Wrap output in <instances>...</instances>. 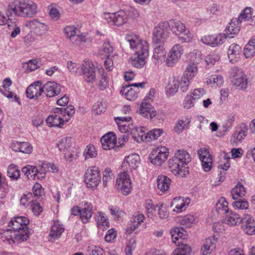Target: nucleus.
I'll return each mask as SVG.
<instances>
[{"mask_svg":"<svg viewBox=\"0 0 255 255\" xmlns=\"http://www.w3.org/2000/svg\"><path fill=\"white\" fill-rule=\"evenodd\" d=\"M125 39L134 52L131 58L132 65L137 68H142L145 64V59L149 55L148 42L134 34H127Z\"/></svg>","mask_w":255,"mask_h":255,"instance_id":"obj_1","label":"nucleus"},{"mask_svg":"<svg viewBox=\"0 0 255 255\" xmlns=\"http://www.w3.org/2000/svg\"><path fill=\"white\" fill-rule=\"evenodd\" d=\"M191 161V155L187 150L178 149L168 160V167L174 175L183 177L188 172L187 165Z\"/></svg>","mask_w":255,"mask_h":255,"instance_id":"obj_2","label":"nucleus"},{"mask_svg":"<svg viewBox=\"0 0 255 255\" xmlns=\"http://www.w3.org/2000/svg\"><path fill=\"white\" fill-rule=\"evenodd\" d=\"M168 23L169 29L177 36L179 41L182 43H188L192 41L193 35L181 21L171 19Z\"/></svg>","mask_w":255,"mask_h":255,"instance_id":"obj_3","label":"nucleus"},{"mask_svg":"<svg viewBox=\"0 0 255 255\" xmlns=\"http://www.w3.org/2000/svg\"><path fill=\"white\" fill-rule=\"evenodd\" d=\"M29 220L25 217H16L11 220L9 226L16 233V239L26 241L29 238V232L27 225Z\"/></svg>","mask_w":255,"mask_h":255,"instance_id":"obj_4","label":"nucleus"},{"mask_svg":"<svg viewBox=\"0 0 255 255\" xmlns=\"http://www.w3.org/2000/svg\"><path fill=\"white\" fill-rule=\"evenodd\" d=\"M11 9L16 14L24 17L31 18L37 13L38 6L32 1L21 0Z\"/></svg>","mask_w":255,"mask_h":255,"instance_id":"obj_5","label":"nucleus"},{"mask_svg":"<svg viewBox=\"0 0 255 255\" xmlns=\"http://www.w3.org/2000/svg\"><path fill=\"white\" fill-rule=\"evenodd\" d=\"M84 181L87 188L96 189L101 182L99 168L95 166L89 167L84 174Z\"/></svg>","mask_w":255,"mask_h":255,"instance_id":"obj_6","label":"nucleus"},{"mask_svg":"<svg viewBox=\"0 0 255 255\" xmlns=\"http://www.w3.org/2000/svg\"><path fill=\"white\" fill-rule=\"evenodd\" d=\"M169 26L167 22H160L153 31L152 40L156 44H163L169 37Z\"/></svg>","mask_w":255,"mask_h":255,"instance_id":"obj_7","label":"nucleus"},{"mask_svg":"<svg viewBox=\"0 0 255 255\" xmlns=\"http://www.w3.org/2000/svg\"><path fill=\"white\" fill-rule=\"evenodd\" d=\"M102 17L111 25L120 26L128 21L127 14L123 10L114 13L104 12Z\"/></svg>","mask_w":255,"mask_h":255,"instance_id":"obj_8","label":"nucleus"},{"mask_svg":"<svg viewBox=\"0 0 255 255\" xmlns=\"http://www.w3.org/2000/svg\"><path fill=\"white\" fill-rule=\"evenodd\" d=\"M116 187L124 195L127 196L130 193L132 189L131 182L126 172H123L118 174Z\"/></svg>","mask_w":255,"mask_h":255,"instance_id":"obj_9","label":"nucleus"},{"mask_svg":"<svg viewBox=\"0 0 255 255\" xmlns=\"http://www.w3.org/2000/svg\"><path fill=\"white\" fill-rule=\"evenodd\" d=\"M169 156V150L165 146H158L153 149L149 155L150 162L154 165L161 166Z\"/></svg>","mask_w":255,"mask_h":255,"instance_id":"obj_10","label":"nucleus"},{"mask_svg":"<svg viewBox=\"0 0 255 255\" xmlns=\"http://www.w3.org/2000/svg\"><path fill=\"white\" fill-rule=\"evenodd\" d=\"M231 74L233 76V84L239 89H245L248 84V78L245 72L238 67H234L231 70Z\"/></svg>","mask_w":255,"mask_h":255,"instance_id":"obj_11","label":"nucleus"},{"mask_svg":"<svg viewBox=\"0 0 255 255\" xmlns=\"http://www.w3.org/2000/svg\"><path fill=\"white\" fill-rule=\"evenodd\" d=\"M184 53L183 46L180 44H175L169 51L165 60L166 64L168 67L173 66L181 58Z\"/></svg>","mask_w":255,"mask_h":255,"instance_id":"obj_12","label":"nucleus"},{"mask_svg":"<svg viewBox=\"0 0 255 255\" xmlns=\"http://www.w3.org/2000/svg\"><path fill=\"white\" fill-rule=\"evenodd\" d=\"M248 127L245 123H242L236 128L233 133L230 141L233 145H237L241 143L248 134Z\"/></svg>","mask_w":255,"mask_h":255,"instance_id":"obj_13","label":"nucleus"},{"mask_svg":"<svg viewBox=\"0 0 255 255\" xmlns=\"http://www.w3.org/2000/svg\"><path fill=\"white\" fill-rule=\"evenodd\" d=\"M144 83H134L122 87L121 93L128 100H133L138 96V87L143 88Z\"/></svg>","mask_w":255,"mask_h":255,"instance_id":"obj_14","label":"nucleus"},{"mask_svg":"<svg viewBox=\"0 0 255 255\" xmlns=\"http://www.w3.org/2000/svg\"><path fill=\"white\" fill-rule=\"evenodd\" d=\"M82 74L85 80L89 83H93L96 78V68L92 62L88 60H84L81 64Z\"/></svg>","mask_w":255,"mask_h":255,"instance_id":"obj_15","label":"nucleus"},{"mask_svg":"<svg viewBox=\"0 0 255 255\" xmlns=\"http://www.w3.org/2000/svg\"><path fill=\"white\" fill-rule=\"evenodd\" d=\"M140 164L139 156L136 153L131 154L126 156L122 163V168L127 171L136 169Z\"/></svg>","mask_w":255,"mask_h":255,"instance_id":"obj_16","label":"nucleus"},{"mask_svg":"<svg viewBox=\"0 0 255 255\" xmlns=\"http://www.w3.org/2000/svg\"><path fill=\"white\" fill-rule=\"evenodd\" d=\"M197 153L203 170L206 172L210 171L212 167L213 160L209 150L206 147H202L198 150Z\"/></svg>","mask_w":255,"mask_h":255,"instance_id":"obj_17","label":"nucleus"},{"mask_svg":"<svg viewBox=\"0 0 255 255\" xmlns=\"http://www.w3.org/2000/svg\"><path fill=\"white\" fill-rule=\"evenodd\" d=\"M242 228L248 235L255 234V221L249 214H245L241 219Z\"/></svg>","mask_w":255,"mask_h":255,"instance_id":"obj_18","label":"nucleus"},{"mask_svg":"<svg viewBox=\"0 0 255 255\" xmlns=\"http://www.w3.org/2000/svg\"><path fill=\"white\" fill-rule=\"evenodd\" d=\"M191 202V200L188 197H183L181 196L174 198L172 202V206L174 207L173 211L177 213H181L188 208Z\"/></svg>","mask_w":255,"mask_h":255,"instance_id":"obj_19","label":"nucleus"},{"mask_svg":"<svg viewBox=\"0 0 255 255\" xmlns=\"http://www.w3.org/2000/svg\"><path fill=\"white\" fill-rule=\"evenodd\" d=\"M115 121L121 132L130 133L131 130L134 128L131 122V118L129 117H116L115 118Z\"/></svg>","mask_w":255,"mask_h":255,"instance_id":"obj_20","label":"nucleus"},{"mask_svg":"<svg viewBox=\"0 0 255 255\" xmlns=\"http://www.w3.org/2000/svg\"><path fill=\"white\" fill-rule=\"evenodd\" d=\"M10 148L14 152L30 154L33 151L32 145L28 142L13 141L10 143Z\"/></svg>","mask_w":255,"mask_h":255,"instance_id":"obj_21","label":"nucleus"},{"mask_svg":"<svg viewBox=\"0 0 255 255\" xmlns=\"http://www.w3.org/2000/svg\"><path fill=\"white\" fill-rule=\"evenodd\" d=\"M25 26L30 29L37 35H42L47 30V25L36 19L26 22Z\"/></svg>","mask_w":255,"mask_h":255,"instance_id":"obj_22","label":"nucleus"},{"mask_svg":"<svg viewBox=\"0 0 255 255\" xmlns=\"http://www.w3.org/2000/svg\"><path fill=\"white\" fill-rule=\"evenodd\" d=\"M43 93L47 97H53L59 94L61 91V86L53 81H48L42 86Z\"/></svg>","mask_w":255,"mask_h":255,"instance_id":"obj_23","label":"nucleus"},{"mask_svg":"<svg viewBox=\"0 0 255 255\" xmlns=\"http://www.w3.org/2000/svg\"><path fill=\"white\" fill-rule=\"evenodd\" d=\"M166 51L163 45H159L154 47L152 56V61L155 65H161L165 61Z\"/></svg>","mask_w":255,"mask_h":255,"instance_id":"obj_24","label":"nucleus"},{"mask_svg":"<svg viewBox=\"0 0 255 255\" xmlns=\"http://www.w3.org/2000/svg\"><path fill=\"white\" fill-rule=\"evenodd\" d=\"M241 47L239 44L235 43L231 44L227 52L229 61L232 63L238 62L241 57Z\"/></svg>","mask_w":255,"mask_h":255,"instance_id":"obj_25","label":"nucleus"},{"mask_svg":"<svg viewBox=\"0 0 255 255\" xmlns=\"http://www.w3.org/2000/svg\"><path fill=\"white\" fill-rule=\"evenodd\" d=\"M42 93V85L39 81L31 84L26 91L27 97L29 99H37Z\"/></svg>","mask_w":255,"mask_h":255,"instance_id":"obj_26","label":"nucleus"},{"mask_svg":"<svg viewBox=\"0 0 255 255\" xmlns=\"http://www.w3.org/2000/svg\"><path fill=\"white\" fill-rule=\"evenodd\" d=\"M101 142L103 149L105 150L113 149L117 143L116 136L113 132H110L101 138Z\"/></svg>","mask_w":255,"mask_h":255,"instance_id":"obj_27","label":"nucleus"},{"mask_svg":"<svg viewBox=\"0 0 255 255\" xmlns=\"http://www.w3.org/2000/svg\"><path fill=\"white\" fill-rule=\"evenodd\" d=\"M64 231L63 226L59 221H55L51 226L50 233L48 235L49 240L52 242L60 237Z\"/></svg>","mask_w":255,"mask_h":255,"instance_id":"obj_28","label":"nucleus"},{"mask_svg":"<svg viewBox=\"0 0 255 255\" xmlns=\"http://www.w3.org/2000/svg\"><path fill=\"white\" fill-rule=\"evenodd\" d=\"M217 244V240L215 236L206 239L201 249V255H212L215 250Z\"/></svg>","mask_w":255,"mask_h":255,"instance_id":"obj_29","label":"nucleus"},{"mask_svg":"<svg viewBox=\"0 0 255 255\" xmlns=\"http://www.w3.org/2000/svg\"><path fill=\"white\" fill-rule=\"evenodd\" d=\"M93 214V206L91 203L85 202L81 209L80 219L82 223H88Z\"/></svg>","mask_w":255,"mask_h":255,"instance_id":"obj_30","label":"nucleus"},{"mask_svg":"<svg viewBox=\"0 0 255 255\" xmlns=\"http://www.w3.org/2000/svg\"><path fill=\"white\" fill-rule=\"evenodd\" d=\"M138 113L147 119H152L156 116V112L154 108L150 104L146 102H142L141 104Z\"/></svg>","mask_w":255,"mask_h":255,"instance_id":"obj_31","label":"nucleus"},{"mask_svg":"<svg viewBox=\"0 0 255 255\" xmlns=\"http://www.w3.org/2000/svg\"><path fill=\"white\" fill-rule=\"evenodd\" d=\"M179 80L178 77H171L169 79L165 87L166 94L168 96H172L175 94L179 88Z\"/></svg>","mask_w":255,"mask_h":255,"instance_id":"obj_32","label":"nucleus"},{"mask_svg":"<svg viewBox=\"0 0 255 255\" xmlns=\"http://www.w3.org/2000/svg\"><path fill=\"white\" fill-rule=\"evenodd\" d=\"M0 238L4 242H7L9 244L17 243H19L22 240L16 239V233L11 229H8L3 231L0 235Z\"/></svg>","mask_w":255,"mask_h":255,"instance_id":"obj_33","label":"nucleus"},{"mask_svg":"<svg viewBox=\"0 0 255 255\" xmlns=\"http://www.w3.org/2000/svg\"><path fill=\"white\" fill-rule=\"evenodd\" d=\"M130 135L132 138L137 142L147 141V133H145L143 130L142 128L141 127H134V128L131 130Z\"/></svg>","mask_w":255,"mask_h":255,"instance_id":"obj_34","label":"nucleus"},{"mask_svg":"<svg viewBox=\"0 0 255 255\" xmlns=\"http://www.w3.org/2000/svg\"><path fill=\"white\" fill-rule=\"evenodd\" d=\"M241 219L238 214L230 211L226 213L224 223L230 226H234L241 223Z\"/></svg>","mask_w":255,"mask_h":255,"instance_id":"obj_35","label":"nucleus"},{"mask_svg":"<svg viewBox=\"0 0 255 255\" xmlns=\"http://www.w3.org/2000/svg\"><path fill=\"white\" fill-rule=\"evenodd\" d=\"M190 122L191 118L190 117H182L179 118L174 127V130L178 133L182 132L188 128Z\"/></svg>","mask_w":255,"mask_h":255,"instance_id":"obj_36","label":"nucleus"},{"mask_svg":"<svg viewBox=\"0 0 255 255\" xmlns=\"http://www.w3.org/2000/svg\"><path fill=\"white\" fill-rule=\"evenodd\" d=\"M158 189L162 192L167 191L171 184V180L168 177L160 175L156 179Z\"/></svg>","mask_w":255,"mask_h":255,"instance_id":"obj_37","label":"nucleus"},{"mask_svg":"<svg viewBox=\"0 0 255 255\" xmlns=\"http://www.w3.org/2000/svg\"><path fill=\"white\" fill-rule=\"evenodd\" d=\"M144 219V215L141 213H137L133 215L132 219V225L127 229L128 234H131L143 222Z\"/></svg>","mask_w":255,"mask_h":255,"instance_id":"obj_38","label":"nucleus"},{"mask_svg":"<svg viewBox=\"0 0 255 255\" xmlns=\"http://www.w3.org/2000/svg\"><path fill=\"white\" fill-rule=\"evenodd\" d=\"M46 122L49 127L61 128L64 124V120L61 115L52 114L47 118Z\"/></svg>","mask_w":255,"mask_h":255,"instance_id":"obj_39","label":"nucleus"},{"mask_svg":"<svg viewBox=\"0 0 255 255\" xmlns=\"http://www.w3.org/2000/svg\"><path fill=\"white\" fill-rule=\"evenodd\" d=\"M253 8L251 7H246L241 12L238 17V21L242 22L243 21H247V23L251 25V20L253 18Z\"/></svg>","mask_w":255,"mask_h":255,"instance_id":"obj_40","label":"nucleus"},{"mask_svg":"<svg viewBox=\"0 0 255 255\" xmlns=\"http://www.w3.org/2000/svg\"><path fill=\"white\" fill-rule=\"evenodd\" d=\"M22 171L29 180L37 179L38 171L37 167L28 165L22 168Z\"/></svg>","mask_w":255,"mask_h":255,"instance_id":"obj_41","label":"nucleus"},{"mask_svg":"<svg viewBox=\"0 0 255 255\" xmlns=\"http://www.w3.org/2000/svg\"><path fill=\"white\" fill-rule=\"evenodd\" d=\"M231 194L234 200H238L240 198H242L246 195V190L243 185L238 184L231 190Z\"/></svg>","mask_w":255,"mask_h":255,"instance_id":"obj_42","label":"nucleus"},{"mask_svg":"<svg viewBox=\"0 0 255 255\" xmlns=\"http://www.w3.org/2000/svg\"><path fill=\"white\" fill-rule=\"evenodd\" d=\"M224 80L222 76L220 75H213L209 76L206 78V83L207 85H212L213 86H221Z\"/></svg>","mask_w":255,"mask_h":255,"instance_id":"obj_43","label":"nucleus"},{"mask_svg":"<svg viewBox=\"0 0 255 255\" xmlns=\"http://www.w3.org/2000/svg\"><path fill=\"white\" fill-rule=\"evenodd\" d=\"M97 216V225L102 230L109 227V222L107 216L103 213L99 212Z\"/></svg>","mask_w":255,"mask_h":255,"instance_id":"obj_44","label":"nucleus"},{"mask_svg":"<svg viewBox=\"0 0 255 255\" xmlns=\"http://www.w3.org/2000/svg\"><path fill=\"white\" fill-rule=\"evenodd\" d=\"M197 71L198 68L197 64L194 63L190 62L186 68L183 76L192 80L197 74Z\"/></svg>","mask_w":255,"mask_h":255,"instance_id":"obj_45","label":"nucleus"},{"mask_svg":"<svg viewBox=\"0 0 255 255\" xmlns=\"http://www.w3.org/2000/svg\"><path fill=\"white\" fill-rule=\"evenodd\" d=\"M7 174L11 180H17L20 178V173L19 168L13 164H11L8 166Z\"/></svg>","mask_w":255,"mask_h":255,"instance_id":"obj_46","label":"nucleus"},{"mask_svg":"<svg viewBox=\"0 0 255 255\" xmlns=\"http://www.w3.org/2000/svg\"><path fill=\"white\" fill-rule=\"evenodd\" d=\"M114 178V175L110 168H106L103 174V184L104 187L112 183Z\"/></svg>","mask_w":255,"mask_h":255,"instance_id":"obj_47","label":"nucleus"},{"mask_svg":"<svg viewBox=\"0 0 255 255\" xmlns=\"http://www.w3.org/2000/svg\"><path fill=\"white\" fill-rule=\"evenodd\" d=\"M198 222L197 217L192 214H188L182 217L181 223L186 227H191L196 225Z\"/></svg>","mask_w":255,"mask_h":255,"instance_id":"obj_48","label":"nucleus"},{"mask_svg":"<svg viewBox=\"0 0 255 255\" xmlns=\"http://www.w3.org/2000/svg\"><path fill=\"white\" fill-rule=\"evenodd\" d=\"M97 154V151L93 144L87 145L83 153L85 160L95 158Z\"/></svg>","mask_w":255,"mask_h":255,"instance_id":"obj_49","label":"nucleus"},{"mask_svg":"<svg viewBox=\"0 0 255 255\" xmlns=\"http://www.w3.org/2000/svg\"><path fill=\"white\" fill-rule=\"evenodd\" d=\"M183 229L180 230L178 228L175 227L171 229L170 233L173 243L174 244L180 243L179 240H182L183 236Z\"/></svg>","mask_w":255,"mask_h":255,"instance_id":"obj_50","label":"nucleus"},{"mask_svg":"<svg viewBox=\"0 0 255 255\" xmlns=\"http://www.w3.org/2000/svg\"><path fill=\"white\" fill-rule=\"evenodd\" d=\"M235 121V117L234 115H230L227 120L225 121L221 127V132L225 134L229 131L233 127Z\"/></svg>","mask_w":255,"mask_h":255,"instance_id":"obj_51","label":"nucleus"},{"mask_svg":"<svg viewBox=\"0 0 255 255\" xmlns=\"http://www.w3.org/2000/svg\"><path fill=\"white\" fill-rule=\"evenodd\" d=\"M240 23L238 20L237 21H232L229 23V25L226 28L227 34H236L238 33L240 30L239 23Z\"/></svg>","mask_w":255,"mask_h":255,"instance_id":"obj_52","label":"nucleus"},{"mask_svg":"<svg viewBox=\"0 0 255 255\" xmlns=\"http://www.w3.org/2000/svg\"><path fill=\"white\" fill-rule=\"evenodd\" d=\"M114 48L111 45L109 41L105 42L101 49L99 51V54L105 57H110V55L113 52Z\"/></svg>","mask_w":255,"mask_h":255,"instance_id":"obj_53","label":"nucleus"},{"mask_svg":"<svg viewBox=\"0 0 255 255\" xmlns=\"http://www.w3.org/2000/svg\"><path fill=\"white\" fill-rule=\"evenodd\" d=\"M216 209L218 212H223L226 213L229 212L228 203L224 197H220L216 204Z\"/></svg>","mask_w":255,"mask_h":255,"instance_id":"obj_54","label":"nucleus"},{"mask_svg":"<svg viewBox=\"0 0 255 255\" xmlns=\"http://www.w3.org/2000/svg\"><path fill=\"white\" fill-rule=\"evenodd\" d=\"M63 30L65 35L72 42L73 41V40H74L75 37L78 32V29L74 26L72 25L66 26L64 28Z\"/></svg>","mask_w":255,"mask_h":255,"instance_id":"obj_55","label":"nucleus"},{"mask_svg":"<svg viewBox=\"0 0 255 255\" xmlns=\"http://www.w3.org/2000/svg\"><path fill=\"white\" fill-rule=\"evenodd\" d=\"M191 252L190 247L186 244H182L174 250L172 255H189Z\"/></svg>","mask_w":255,"mask_h":255,"instance_id":"obj_56","label":"nucleus"},{"mask_svg":"<svg viewBox=\"0 0 255 255\" xmlns=\"http://www.w3.org/2000/svg\"><path fill=\"white\" fill-rule=\"evenodd\" d=\"M212 36L214 47H216L223 44L227 37L226 34L223 33L213 34Z\"/></svg>","mask_w":255,"mask_h":255,"instance_id":"obj_57","label":"nucleus"},{"mask_svg":"<svg viewBox=\"0 0 255 255\" xmlns=\"http://www.w3.org/2000/svg\"><path fill=\"white\" fill-rule=\"evenodd\" d=\"M67 67L69 71L72 73L77 75L82 74L81 65L68 61L67 62Z\"/></svg>","mask_w":255,"mask_h":255,"instance_id":"obj_58","label":"nucleus"},{"mask_svg":"<svg viewBox=\"0 0 255 255\" xmlns=\"http://www.w3.org/2000/svg\"><path fill=\"white\" fill-rule=\"evenodd\" d=\"M109 210L113 218L115 220H119L125 215V212L121 209L117 207L110 206Z\"/></svg>","mask_w":255,"mask_h":255,"instance_id":"obj_59","label":"nucleus"},{"mask_svg":"<svg viewBox=\"0 0 255 255\" xmlns=\"http://www.w3.org/2000/svg\"><path fill=\"white\" fill-rule=\"evenodd\" d=\"M197 102L194 100L193 97L189 93L184 98L182 106L184 109H190L194 107Z\"/></svg>","mask_w":255,"mask_h":255,"instance_id":"obj_60","label":"nucleus"},{"mask_svg":"<svg viewBox=\"0 0 255 255\" xmlns=\"http://www.w3.org/2000/svg\"><path fill=\"white\" fill-rule=\"evenodd\" d=\"M71 138L70 137H66L62 138L57 143V146L59 149L61 151H65L71 146Z\"/></svg>","mask_w":255,"mask_h":255,"instance_id":"obj_61","label":"nucleus"},{"mask_svg":"<svg viewBox=\"0 0 255 255\" xmlns=\"http://www.w3.org/2000/svg\"><path fill=\"white\" fill-rule=\"evenodd\" d=\"M163 133V130L161 128H154L148 132H147V141L157 139Z\"/></svg>","mask_w":255,"mask_h":255,"instance_id":"obj_62","label":"nucleus"},{"mask_svg":"<svg viewBox=\"0 0 255 255\" xmlns=\"http://www.w3.org/2000/svg\"><path fill=\"white\" fill-rule=\"evenodd\" d=\"M178 78L179 81V87L180 88V90L183 92H186L188 90L189 86L192 80L189 79L187 77H185L183 75L180 78Z\"/></svg>","mask_w":255,"mask_h":255,"instance_id":"obj_63","label":"nucleus"},{"mask_svg":"<svg viewBox=\"0 0 255 255\" xmlns=\"http://www.w3.org/2000/svg\"><path fill=\"white\" fill-rule=\"evenodd\" d=\"M190 62L197 64L202 59L201 52L198 50H194L189 54Z\"/></svg>","mask_w":255,"mask_h":255,"instance_id":"obj_64","label":"nucleus"}]
</instances>
